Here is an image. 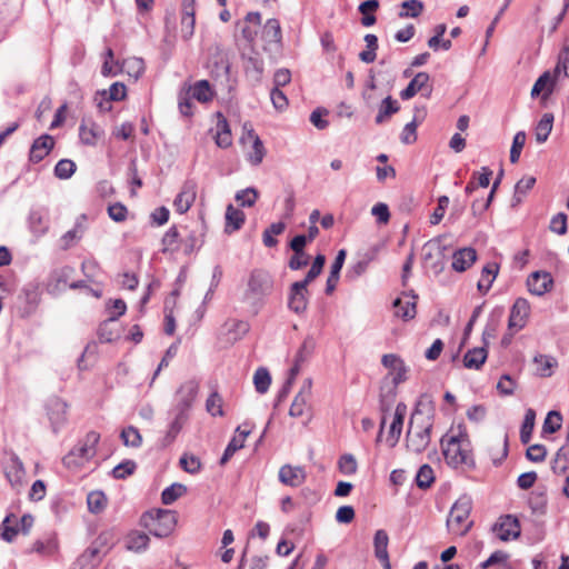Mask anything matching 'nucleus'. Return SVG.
I'll use <instances>...</instances> for the list:
<instances>
[{
  "instance_id": "b1692460",
  "label": "nucleus",
  "mask_w": 569,
  "mask_h": 569,
  "mask_svg": "<svg viewBox=\"0 0 569 569\" xmlns=\"http://www.w3.org/2000/svg\"><path fill=\"white\" fill-rule=\"evenodd\" d=\"M29 229L37 238L42 237L49 230V216L43 209L31 210L28 218Z\"/></svg>"
},
{
  "instance_id": "f8f14e48",
  "label": "nucleus",
  "mask_w": 569,
  "mask_h": 569,
  "mask_svg": "<svg viewBox=\"0 0 569 569\" xmlns=\"http://www.w3.org/2000/svg\"><path fill=\"white\" fill-rule=\"evenodd\" d=\"M307 287L301 281L293 282L290 287L288 307L295 313H302L307 309Z\"/></svg>"
},
{
  "instance_id": "473e14b6",
  "label": "nucleus",
  "mask_w": 569,
  "mask_h": 569,
  "mask_svg": "<svg viewBox=\"0 0 569 569\" xmlns=\"http://www.w3.org/2000/svg\"><path fill=\"white\" fill-rule=\"evenodd\" d=\"M181 238L182 232L178 230L176 226L169 228V230L162 237V252L174 253L181 250Z\"/></svg>"
},
{
  "instance_id": "c03bdc74",
  "label": "nucleus",
  "mask_w": 569,
  "mask_h": 569,
  "mask_svg": "<svg viewBox=\"0 0 569 569\" xmlns=\"http://www.w3.org/2000/svg\"><path fill=\"white\" fill-rule=\"evenodd\" d=\"M536 411L531 408L526 410L525 418L520 428V440L527 445L531 440L535 428Z\"/></svg>"
},
{
  "instance_id": "4d7b16f0",
  "label": "nucleus",
  "mask_w": 569,
  "mask_h": 569,
  "mask_svg": "<svg viewBox=\"0 0 569 569\" xmlns=\"http://www.w3.org/2000/svg\"><path fill=\"white\" fill-rule=\"evenodd\" d=\"M180 466L186 472L191 475L198 473L202 467L201 461L197 456L188 453L182 455L180 458Z\"/></svg>"
},
{
  "instance_id": "37998d69",
  "label": "nucleus",
  "mask_w": 569,
  "mask_h": 569,
  "mask_svg": "<svg viewBox=\"0 0 569 569\" xmlns=\"http://www.w3.org/2000/svg\"><path fill=\"white\" fill-rule=\"evenodd\" d=\"M221 119L217 123L216 143L220 148H228L232 143L231 131L228 121L219 113Z\"/></svg>"
},
{
  "instance_id": "72a5a7b5",
  "label": "nucleus",
  "mask_w": 569,
  "mask_h": 569,
  "mask_svg": "<svg viewBox=\"0 0 569 569\" xmlns=\"http://www.w3.org/2000/svg\"><path fill=\"white\" fill-rule=\"evenodd\" d=\"M244 219L246 216L240 209H237L232 204H229L226 210L224 231L227 233H232L239 230L242 227Z\"/></svg>"
},
{
  "instance_id": "393cba45",
  "label": "nucleus",
  "mask_w": 569,
  "mask_h": 569,
  "mask_svg": "<svg viewBox=\"0 0 569 569\" xmlns=\"http://www.w3.org/2000/svg\"><path fill=\"white\" fill-rule=\"evenodd\" d=\"M529 311H530L529 302L523 298H518L515 301V303L511 308V311H510V317H509V322H508L509 328L510 329L511 328L521 329L526 323V319L529 316Z\"/></svg>"
},
{
  "instance_id": "f704fd0d",
  "label": "nucleus",
  "mask_w": 569,
  "mask_h": 569,
  "mask_svg": "<svg viewBox=\"0 0 569 569\" xmlns=\"http://www.w3.org/2000/svg\"><path fill=\"white\" fill-rule=\"evenodd\" d=\"M172 413L174 415V417H173V420L170 422L169 429L162 440L163 446H169L174 441L176 437L181 431L184 422L188 420L187 413H182V412L173 411V410H172Z\"/></svg>"
},
{
  "instance_id": "4468645a",
  "label": "nucleus",
  "mask_w": 569,
  "mask_h": 569,
  "mask_svg": "<svg viewBox=\"0 0 569 569\" xmlns=\"http://www.w3.org/2000/svg\"><path fill=\"white\" fill-rule=\"evenodd\" d=\"M553 284L551 274L547 271H535L527 279L528 290L536 296L548 292Z\"/></svg>"
},
{
  "instance_id": "6e6d98bb",
  "label": "nucleus",
  "mask_w": 569,
  "mask_h": 569,
  "mask_svg": "<svg viewBox=\"0 0 569 569\" xmlns=\"http://www.w3.org/2000/svg\"><path fill=\"white\" fill-rule=\"evenodd\" d=\"M76 163L70 159H61L54 167V174L59 179H69L76 171Z\"/></svg>"
},
{
  "instance_id": "680f3d73",
  "label": "nucleus",
  "mask_w": 569,
  "mask_h": 569,
  "mask_svg": "<svg viewBox=\"0 0 569 569\" xmlns=\"http://www.w3.org/2000/svg\"><path fill=\"white\" fill-rule=\"evenodd\" d=\"M535 363L537 365V371L541 377H549L552 373L551 369L556 365V361L551 357L540 355L535 357Z\"/></svg>"
},
{
  "instance_id": "aec40b11",
  "label": "nucleus",
  "mask_w": 569,
  "mask_h": 569,
  "mask_svg": "<svg viewBox=\"0 0 569 569\" xmlns=\"http://www.w3.org/2000/svg\"><path fill=\"white\" fill-rule=\"evenodd\" d=\"M208 68L214 79H229L230 62L226 53L217 50L209 60Z\"/></svg>"
},
{
  "instance_id": "7ed1b4c3",
  "label": "nucleus",
  "mask_w": 569,
  "mask_h": 569,
  "mask_svg": "<svg viewBox=\"0 0 569 569\" xmlns=\"http://www.w3.org/2000/svg\"><path fill=\"white\" fill-rule=\"evenodd\" d=\"M273 277L263 269H254L250 272L242 301L257 315L264 303V299L273 290Z\"/></svg>"
},
{
  "instance_id": "dca6fc26",
  "label": "nucleus",
  "mask_w": 569,
  "mask_h": 569,
  "mask_svg": "<svg viewBox=\"0 0 569 569\" xmlns=\"http://www.w3.org/2000/svg\"><path fill=\"white\" fill-rule=\"evenodd\" d=\"M197 184L193 181H186L181 191L177 194L173 206L179 213L187 212L196 200Z\"/></svg>"
},
{
  "instance_id": "39448f33",
  "label": "nucleus",
  "mask_w": 569,
  "mask_h": 569,
  "mask_svg": "<svg viewBox=\"0 0 569 569\" xmlns=\"http://www.w3.org/2000/svg\"><path fill=\"white\" fill-rule=\"evenodd\" d=\"M472 509V500L469 496H461L451 507L448 518L447 528L450 533L462 537L472 527V521L469 520Z\"/></svg>"
},
{
  "instance_id": "a878e982",
  "label": "nucleus",
  "mask_w": 569,
  "mask_h": 569,
  "mask_svg": "<svg viewBox=\"0 0 569 569\" xmlns=\"http://www.w3.org/2000/svg\"><path fill=\"white\" fill-rule=\"evenodd\" d=\"M388 543L387 532L382 529L377 530L373 537L375 556L382 563L383 569H391Z\"/></svg>"
},
{
  "instance_id": "6ab92c4d",
  "label": "nucleus",
  "mask_w": 569,
  "mask_h": 569,
  "mask_svg": "<svg viewBox=\"0 0 569 569\" xmlns=\"http://www.w3.org/2000/svg\"><path fill=\"white\" fill-rule=\"evenodd\" d=\"M47 412L53 431L57 432L67 419V403L58 397L50 398L47 402Z\"/></svg>"
},
{
  "instance_id": "774afa93",
  "label": "nucleus",
  "mask_w": 569,
  "mask_h": 569,
  "mask_svg": "<svg viewBox=\"0 0 569 569\" xmlns=\"http://www.w3.org/2000/svg\"><path fill=\"white\" fill-rule=\"evenodd\" d=\"M516 380L508 373L501 376L497 383V390L502 396H511L516 389Z\"/></svg>"
},
{
  "instance_id": "052dcab7",
  "label": "nucleus",
  "mask_w": 569,
  "mask_h": 569,
  "mask_svg": "<svg viewBox=\"0 0 569 569\" xmlns=\"http://www.w3.org/2000/svg\"><path fill=\"white\" fill-rule=\"evenodd\" d=\"M526 132L525 131H518L512 140V146L510 149V161L512 163H516L521 154V150L526 143Z\"/></svg>"
},
{
  "instance_id": "20e7f679",
  "label": "nucleus",
  "mask_w": 569,
  "mask_h": 569,
  "mask_svg": "<svg viewBox=\"0 0 569 569\" xmlns=\"http://www.w3.org/2000/svg\"><path fill=\"white\" fill-rule=\"evenodd\" d=\"M141 522L152 536L167 538L173 532L178 522V516L173 510L154 509L144 512Z\"/></svg>"
},
{
  "instance_id": "f257e3e1",
  "label": "nucleus",
  "mask_w": 569,
  "mask_h": 569,
  "mask_svg": "<svg viewBox=\"0 0 569 569\" xmlns=\"http://www.w3.org/2000/svg\"><path fill=\"white\" fill-rule=\"evenodd\" d=\"M429 405L425 403L422 399L417 402L406 435L408 450L417 455L422 453L428 448L431 439L433 409Z\"/></svg>"
},
{
  "instance_id": "4be33fe9",
  "label": "nucleus",
  "mask_w": 569,
  "mask_h": 569,
  "mask_svg": "<svg viewBox=\"0 0 569 569\" xmlns=\"http://www.w3.org/2000/svg\"><path fill=\"white\" fill-rule=\"evenodd\" d=\"M103 134V129L91 120H82L79 127L80 140L86 146H96Z\"/></svg>"
},
{
  "instance_id": "bf43d9fd",
  "label": "nucleus",
  "mask_w": 569,
  "mask_h": 569,
  "mask_svg": "<svg viewBox=\"0 0 569 569\" xmlns=\"http://www.w3.org/2000/svg\"><path fill=\"white\" fill-rule=\"evenodd\" d=\"M325 262H326V257L323 254H318L315 258V260L311 264V268L307 272L305 279L301 280V282L305 283L306 286H308L310 282H312L321 273Z\"/></svg>"
},
{
  "instance_id": "0eeeda50",
  "label": "nucleus",
  "mask_w": 569,
  "mask_h": 569,
  "mask_svg": "<svg viewBox=\"0 0 569 569\" xmlns=\"http://www.w3.org/2000/svg\"><path fill=\"white\" fill-rule=\"evenodd\" d=\"M199 385L196 380H188L180 386L176 393V405L173 411L187 413L191 409L197 398Z\"/></svg>"
},
{
  "instance_id": "1a4fd4ad",
  "label": "nucleus",
  "mask_w": 569,
  "mask_h": 569,
  "mask_svg": "<svg viewBox=\"0 0 569 569\" xmlns=\"http://www.w3.org/2000/svg\"><path fill=\"white\" fill-rule=\"evenodd\" d=\"M493 531L497 532L498 538L502 541L516 539L520 536L519 520L512 515L502 516L493 526Z\"/></svg>"
},
{
  "instance_id": "3c124183",
  "label": "nucleus",
  "mask_w": 569,
  "mask_h": 569,
  "mask_svg": "<svg viewBox=\"0 0 569 569\" xmlns=\"http://www.w3.org/2000/svg\"><path fill=\"white\" fill-rule=\"evenodd\" d=\"M88 509L93 513L101 512L107 505V497L102 491H92L87 497Z\"/></svg>"
},
{
  "instance_id": "4c0bfd02",
  "label": "nucleus",
  "mask_w": 569,
  "mask_h": 569,
  "mask_svg": "<svg viewBox=\"0 0 569 569\" xmlns=\"http://www.w3.org/2000/svg\"><path fill=\"white\" fill-rule=\"evenodd\" d=\"M262 39L267 43H280L282 39L281 27L279 20L268 19L262 29Z\"/></svg>"
},
{
  "instance_id": "ddd939ff",
  "label": "nucleus",
  "mask_w": 569,
  "mask_h": 569,
  "mask_svg": "<svg viewBox=\"0 0 569 569\" xmlns=\"http://www.w3.org/2000/svg\"><path fill=\"white\" fill-rule=\"evenodd\" d=\"M103 536H100L78 559L79 565L82 569H93L96 568L101 559L102 553L104 555L106 551H102L101 547L104 543Z\"/></svg>"
},
{
  "instance_id": "69168bd1",
  "label": "nucleus",
  "mask_w": 569,
  "mask_h": 569,
  "mask_svg": "<svg viewBox=\"0 0 569 569\" xmlns=\"http://www.w3.org/2000/svg\"><path fill=\"white\" fill-rule=\"evenodd\" d=\"M237 432H239V435L234 436L229 441V443H228V446L226 448V450L229 451L232 455H234L239 449L243 448L244 440L248 437V435L250 433V430L249 429H241V427L239 426L237 428Z\"/></svg>"
},
{
  "instance_id": "5701e85b",
  "label": "nucleus",
  "mask_w": 569,
  "mask_h": 569,
  "mask_svg": "<svg viewBox=\"0 0 569 569\" xmlns=\"http://www.w3.org/2000/svg\"><path fill=\"white\" fill-rule=\"evenodd\" d=\"M406 413L407 406L403 402H399L396 407L393 420L390 425L389 435L387 438V441L391 448L395 447L399 441Z\"/></svg>"
},
{
  "instance_id": "de8ad7c7",
  "label": "nucleus",
  "mask_w": 569,
  "mask_h": 569,
  "mask_svg": "<svg viewBox=\"0 0 569 569\" xmlns=\"http://www.w3.org/2000/svg\"><path fill=\"white\" fill-rule=\"evenodd\" d=\"M253 385L258 393H266L271 385V376L268 369L260 367L253 375Z\"/></svg>"
},
{
  "instance_id": "49530a36",
  "label": "nucleus",
  "mask_w": 569,
  "mask_h": 569,
  "mask_svg": "<svg viewBox=\"0 0 569 569\" xmlns=\"http://www.w3.org/2000/svg\"><path fill=\"white\" fill-rule=\"evenodd\" d=\"M187 492V487L182 483H172L161 493L163 505H171Z\"/></svg>"
},
{
  "instance_id": "423d86ee",
  "label": "nucleus",
  "mask_w": 569,
  "mask_h": 569,
  "mask_svg": "<svg viewBox=\"0 0 569 569\" xmlns=\"http://www.w3.org/2000/svg\"><path fill=\"white\" fill-rule=\"evenodd\" d=\"M100 440V435L96 431H90L86 435L84 439L78 443L63 459L64 463L82 465L96 456L97 445Z\"/></svg>"
},
{
  "instance_id": "cd10ccee",
  "label": "nucleus",
  "mask_w": 569,
  "mask_h": 569,
  "mask_svg": "<svg viewBox=\"0 0 569 569\" xmlns=\"http://www.w3.org/2000/svg\"><path fill=\"white\" fill-rule=\"evenodd\" d=\"M502 317H503V308H501V307H496L489 313L487 323H486L483 332H482V343L485 346H488L489 341L491 339L496 338L497 331H498L499 326L502 320Z\"/></svg>"
},
{
  "instance_id": "0e129e2a",
  "label": "nucleus",
  "mask_w": 569,
  "mask_h": 569,
  "mask_svg": "<svg viewBox=\"0 0 569 569\" xmlns=\"http://www.w3.org/2000/svg\"><path fill=\"white\" fill-rule=\"evenodd\" d=\"M561 421L562 418L559 412L550 411L543 421L542 431L545 433H555L558 429H560Z\"/></svg>"
},
{
  "instance_id": "f03ea898",
  "label": "nucleus",
  "mask_w": 569,
  "mask_h": 569,
  "mask_svg": "<svg viewBox=\"0 0 569 569\" xmlns=\"http://www.w3.org/2000/svg\"><path fill=\"white\" fill-rule=\"evenodd\" d=\"M442 453L446 462L452 467L458 468L460 466H467L469 468L475 467V460L469 449V438L465 429L460 426L458 432L455 435H445L441 440Z\"/></svg>"
},
{
  "instance_id": "09e8293b",
  "label": "nucleus",
  "mask_w": 569,
  "mask_h": 569,
  "mask_svg": "<svg viewBox=\"0 0 569 569\" xmlns=\"http://www.w3.org/2000/svg\"><path fill=\"white\" fill-rule=\"evenodd\" d=\"M120 438L127 447L139 448L142 443V437L139 430L133 426L123 428Z\"/></svg>"
},
{
  "instance_id": "c9c22d12",
  "label": "nucleus",
  "mask_w": 569,
  "mask_h": 569,
  "mask_svg": "<svg viewBox=\"0 0 569 569\" xmlns=\"http://www.w3.org/2000/svg\"><path fill=\"white\" fill-rule=\"evenodd\" d=\"M555 88V83L552 82L551 72L545 71L535 82L531 89V97H538L541 92H543V98H548Z\"/></svg>"
},
{
  "instance_id": "412c9836",
  "label": "nucleus",
  "mask_w": 569,
  "mask_h": 569,
  "mask_svg": "<svg viewBox=\"0 0 569 569\" xmlns=\"http://www.w3.org/2000/svg\"><path fill=\"white\" fill-rule=\"evenodd\" d=\"M279 480L286 486L299 487L306 480V471L299 466L284 465L279 470Z\"/></svg>"
},
{
  "instance_id": "ea45409f",
  "label": "nucleus",
  "mask_w": 569,
  "mask_h": 569,
  "mask_svg": "<svg viewBox=\"0 0 569 569\" xmlns=\"http://www.w3.org/2000/svg\"><path fill=\"white\" fill-rule=\"evenodd\" d=\"M399 103L393 100L390 96L385 98L379 107L378 114L376 116V123L381 124L387 121L393 113L399 111Z\"/></svg>"
},
{
  "instance_id": "2eb2a0df",
  "label": "nucleus",
  "mask_w": 569,
  "mask_h": 569,
  "mask_svg": "<svg viewBox=\"0 0 569 569\" xmlns=\"http://www.w3.org/2000/svg\"><path fill=\"white\" fill-rule=\"evenodd\" d=\"M241 58L246 74L253 81H260L263 72V61L260 54L251 48L249 52H242Z\"/></svg>"
},
{
  "instance_id": "6e6552de",
  "label": "nucleus",
  "mask_w": 569,
  "mask_h": 569,
  "mask_svg": "<svg viewBox=\"0 0 569 569\" xmlns=\"http://www.w3.org/2000/svg\"><path fill=\"white\" fill-rule=\"evenodd\" d=\"M3 472L13 488H19L23 485L26 469L22 461L14 452H11L9 458L4 461Z\"/></svg>"
},
{
  "instance_id": "8fccbe9b",
  "label": "nucleus",
  "mask_w": 569,
  "mask_h": 569,
  "mask_svg": "<svg viewBox=\"0 0 569 569\" xmlns=\"http://www.w3.org/2000/svg\"><path fill=\"white\" fill-rule=\"evenodd\" d=\"M435 481L433 469L429 465H422L416 476V483L420 489H428Z\"/></svg>"
},
{
  "instance_id": "338daca9",
  "label": "nucleus",
  "mask_w": 569,
  "mask_h": 569,
  "mask_svg": "<svg viewBox=\"0 0 569 569\" xmlns=\"http://www.w3.org/2000/svg\"><path fill=\"white\" fill-rule=\"evenodd\" d=\"M136 468L137 465L133 460H126L112 469V476L116 479H126L134 472Z\"/></svg>"
},
{
  "instance_id": "5fc2aeb1",
  "label": "nucleus",
  "mask_w": 569,
  "mask_h": 569,
  "mask_svg": "<svg viewBox=\"0 0 569 569\" xmlns=\"http://www.w3.org/2000/svg\"><path fill=\"white\" fill-rule=\"evenodd\" d=\"M149 537L143 532H133L128 539V549L140 552L147 549L149 545Z\"/></svg>"
},
{
  "instance_id": "c756f323",
  "label": "nucleus",
  "mask_w": 569,
  "mask_h": 569,
  "mask_svg": "<svg viewBox=\"0 0 569 569\" xmlns=\"http://www.w3.org/2000/svg\"><path fill=\"white\" fill-rule=\"evenodd\" d=\"M345 259H346V250L341 249L338 251L336 259H335L333 263L331 264V270H330L329 277L326 282V293L327 295H331L336 290V287L338 284L339 277H340V271L345 263Z\"/></svg>"
},
{
  "instance_id": "79ce46f5",
  "label": "nucleus",
  "mask_w": 569,
  "mask_h": 569,
  "mask_svg": "<svg viewBox=\"0 0 569 569\" xmlns=\"http://www.w3.org/2000/svg\"><path fill=\"white\" fill-rule=\"evenodd\" d=\"M553 124V114L545 113L535 129V136L538 143L547 141Z\"/></svg>"
},
{
  "instance_id": "9b49d317",
  "label": "nucleus",
  "mask_w": 569,
  "mask_h": 569,
  "mask_svg": "<svg viewBox=\"0 0 569 569\" xmlns=\"http://www.w3.org/2000/svg\"><path fill=\"white\" fill-rule=\"evenodd\" d=\"M430 76L427 72H418L409 84L400 92L402 100H409L418 92L426 91L423 94L429 97L432 92V87L429 84Z\"/></svg>"
},
{
  "instance_id": "864d4df0",
  "label": "nucleus",
  "mask_w": 569,
  "mask_h": 569,
  "mask_svg": "<svg viewBox=\"0 0 569 569\" xmlns=\"http://www.w3.org/2000/svg\"><path fill=\"white\" fill-rule=\"evenodd\" d=\"M339 471L346 476H351L357 472L358 463L353 455L345 453L338 461Z\"/></svg>"
},
{
  "instance_id": "c85d7f7f",
  "label": "nucleus",
  "mask_w": 569,
  "mask_h": 569,
  "mask_svg": "<svg viewBox=\"0 0 569 569\" xmlns=\"http://www.w3.org/2000/svg\"><path fill=\"white\" fill-rule=\"evenodd\" d=\"M477 260V252L473 248L467 247L457 250L452 256V268L458 272L466 271Z\"/></svg>"
},
{
  "instance_id": "f3484780",
  "label": "nucleus",
  "mask_w": 569,
  "mask_h": 569,
  "mask_svg": "<svg viewBox=\"0 0 569 569\" xmlns=\"http://www.w3.org/2000/svg\"><path fill=\"white\" fill-rule=\"evenodd\" d=\"M181 229V251L184 254L190 256L202 247L203 231L202 229H188V227H182Z\"/></svg>"
},
{
  "instance_id": "603ef678",
  "label": "nucleus",
  "mask_w": 569,
  "mask_h": 569,
  "mask_svg": "<svg viewBox=\"0 0 569 569\" xmlns=\"http://www.w3.org/2000/svg\"><path fill=\"white\" fill-rule=\"evenodd\" d=\"M402 11L399 12L400 18H417L423 10V4L419 0H406L401 3Z\"/></svg>"
},
{
  "instance_id": "a19ab883",
  "label": "nucleus",
  "mask_w": 569,
  "mask_h": 569,
  "mask_svg": "<svg viewBox=\"0 0 569 569\" xmlns=\"http://www.w3.org/2000/svg\"><path fill=\"white\" fill-rule=\"evenodd\" d=\"M224 328L230 336L229 339L232 341L240 340L250 329L247 321L231 319L224 323Z\"/></svg>"
},
{
  "instance_id": "a18cd8bd",
  "label": "nucleus",
  "mask_w": 569,
  "mask_h": 569,
  "mask_svg": "<svg viewBox=\"0 0 569 569\" xmlns=\"http://www.w3.org/2000/svg\"><path fill=\"white\" fill-rule=\"evenodd\" d=\"M191 96L199 102H208L213 98V91L208 80L197 81L191 88Z\"/></svg>"
},
{
  "instance_id": "a211bd4d",
  "label": "nucleus",
  "mask_w": 569,
  "mask_h": 569,
  "mask_svg": "<svg viewBox=\"0 0 569 569\" xmlns=\"http://www.w3.org/2000/svg\"><path fill=\"white\" fill-rule=\"evenodd\" d=\"M54 139L50 134H42L37 138L31 144L29 152V160L33 163H38L43 160L50 151L53 149Z\"/></svg>"
},
{
  "instance_id": "13d9d810",
  "label": "nucleus",
  "mask_w": 569,
  "mask_h": 569,
  "mask_svg": "<svg viewBox=\"0 0 569 569\" xmlns=\"http://www.w3.org/2000/svg\"><path fill=\"white\" fill-rule=\"evenodd\" d=\"M206 410L208 413H210L212 417H222L223 416V409H222V398L220 395L214 391L212 392L207 401H206Z\"/></svg>"
},
{
  "instance_id": "e433bc0d",
  "label": "nucleus",
  "mask_w": 569,
  "mask_h": 569,
  "mask_svg": "<svg viewBox=\"0 0 569 569\" xmlns=\"http://www.w3.org/2000/svg\"><path fill=\"white\" fill-rule=\"evenodd\" d=\"M249 139L252 140V150L248 153V161L252 166H258L262 162L266 156V149L261 139L254 133L253 129L249 130Z\"/></svg>"
},
{
  "instance_id": "7c9ffc66",
  "label": "nucleus",
  "mask_w": 569,
  "mask_h": 569,
  "mask_svg": "<svg viewBox=\"0 0 569 569\" xmlns=\"http://www.w3.org/2000/svg\"><path fill=\"white\" fill-rule=\"evenodd\" d=\"M59 549V543L56 533L48 535L44 539H38L28 550L29 553L36 552L41 556H52Z\"/></svg>"
},
{
  "instance_id": "2f4dec72",
  "label": "nucleus",
  "mask_w": 569,
  "mask_h": 569,
  "mask_svg": "<svg viewBox=\"0 0 569 569\" xmlns=\"http://www.w3.org/2000/svg\"><path fill=\"white\" fill-rule=\"evenodd\" d=\"M488 346L477 347L467 351L463 357V366L468 369L479 370L488 357Z\"/></svg>"
},
{
  "instance_id": "e2e57ef3",
  "label": "nucleus",
  "mask_w": 569,
  "mask_h": 569,
  "mask_svg": "<svg viewBox=\"0 0 569 569\" xmlns=\"http://www.w3.org/2000/svg\"><path fill=\"white\" fill-rule=\"evenodd\" d=\"M258 199V191L254 188H247L236 193V200L242 207H252Z\"/></svg>"
},
{
  "instance_id": "58836bf2",
  "label": "nucleus",
  "mask_w": 569,
  "mask_h": 569,
  "mask_svg": "<svg viewBox=\"0 0 569 569\" xmlns=\"http://www.w3.org/2000/svg\"><path fill=\"white\" fill-rule=\"evenodd\" d=\"M499 271V266L495 262L488 263L483 267L481 278L478 281V290L481 292H488L495 281Z\"/></svg>"
},
{
  "instance_id": "9d476101",
  "label": "nucleus",
  "mask_w": 569,
  "mask_h": 569,
  "mask_svg": "<svg viewBox=\"0 0 569 569\" xmlns=\"http://www.w3.org/2000/svg\"><path fill=\"white\" fill-rule=\"evenodd\" d=\"M311 387H312L311 379H309V378L306 379L300 388V391L295 397V399L290 406L289 415L291 417L301 418L305 415H308V412H309L308 400L311 395Z\"/></svg>"
},
{
  "instance_id": "bb28decb",
  "label": "nucleus",
  "mask_w": 569,
  "mask_h": 569,
  "mask_svg": "<svg viewBox=\"0 0 569 569\" xmlns=\"http://www.w3.org/2000/svg\"><path fill=\"white\" fill-rule=\"evenodd\" d=\"M416 298V296L397 298L392 303L395 316L405 321L413 319L417 312Z\"/></svg>"
}]
</instances>
